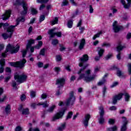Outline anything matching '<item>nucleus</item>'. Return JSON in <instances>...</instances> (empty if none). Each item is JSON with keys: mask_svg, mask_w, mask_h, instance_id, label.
I'll use <instances>...</instances> for the list:
<instances>
[{"mask_svg": "<svg viewBox=\"0 0 131 131\" xmlns=\"http://www.w3.org/2000/svg\"><path fill=\"white\" fill-rule=\"evenodd\" d=\"M101 34H102V32H100L98 33L97 34H95L93 36V39L94 40H95V39H96L97 38V37H100V35H101Z\"/></svg>", "mask_w": 131, "mask_h": 131, "instance_id": "36", "label": "nucleus"}, {"mask_svg": "<svg viewBox=\"0 0 131 131\" xmlns=\"http://www.w3.org/2000/svg\"><path fill=\"white\" fill-rule=\"evenodd\" d=\"M42 47V41H39L38 42V45L34 46V48L35 50H39Z\"/></svg>", "mask_w": 131, "mask_h": 131, "instance_id": "25", "label": "nucleus"}, {"mask_svg": "<svg viewBox=\"0 0 131 131\" xmlns=\"http://www.w3.org/2000/svg\"><path fill=\"white\" fill-rule=\"evenodd\" d=\"M31 10L32 14L33 15H36V14H37V10H36V9L34 8H31Z\"/></svg>", "mask_w": 131, "mask_h": 131, "instance_id": "44", "label": "nucleus"}, {"mask_svg": "<svg viewBox=\"0 0 131 131\" xmlns=\"http://www.w3.org/2000/svg\"><path fill=\"white\" fill-rule=\"evenodd\" d=\"M27 51H28V49H27V47H26V49L25 50H23L21 51L22 55H23V58H25V56H26V54H27Z\"/></svg>", "mask_w": 131, "mask_h": 131, "instance_id": "38", "label": "nucleus"}, {"mask_svg": "<svg viewBox=\"0 0 131 131\" xmlns=\"http://www.w3.org/2000/svg\"><path fill=\"white\" fill-rule=\"evenodd\" d=\"M122 118L123 119V124L126 125L128 123V121L125 117H122Z\"/></svg>", "mask_w": 131, "mask_h": 131, "instance_id": "41", "label": "nucleus"}, {"mask_svg": "<svg viewBox=\"0 0 131 131\" xmlns=\"http://www.w3.org/2000/svg\"><path fill=\"white\" fill-rule=\"evenodd\" d=\"M11 85L13 88L14 90H18V88L17 87V82L16 81H12Z\"/></svg>", "mask_w": 131, "mask_h": 131, "instance_id": "29", "label": "nucleus"}, {"mask_svg": "<svg viewBox=\"0 0 131 131\" xmlns=\"http://www.w3.org/2000/svg\"><path fill=\"white\" fill-rule=\"evenodd\" d=\"M102 47H111V44H110V43H107V42H104L102 45Z\"/></svg>", "mask_w": 131, "mask_h": 131, "instance_id": "42", "label": "nucleus"}, {"mask_svg": "<svg viewBox=\"0 0 131 131\" xmlns=\"http://www.w3.org/2000/svg\"><path fill=\"white\" fill-rule=\"evenodd\" d=\"M40 124L41 125H44L45 126H46L47 127H49V126L50 125V123H45L43 121L41 122Z\"/></svg>", "mask_w": 131, "mask_h": 131, "instance_id": "39", "label": "nucleus"}, {"mask_svg": "<svg viewBox=\"0 0 131 131\" xmlns=\"http://www.w3.org/2000/svg\"><path fill=\"white\" fill-rule=\"evenodd\" d=\"M15 131H21L22 130V128L21 127V126H17L15 129Z\"/></svg>", "mask_w": 131, "mask_h": 131, "instance_id": "61", "label": "nucleus"}, {"mask_svg": "<svg viewBox=\"0 0 131 131\" xmlns=\"http://www.w3.org/2000/svg\"><path fill=\"white\" fill-rule=\"evenodd\" d=\"M123 49H125V46H122L120 44H119L117 47V50L118 51V54L117 55V59L118 60H121V53L120 52V51H122Z\"/></svg>", "mask_w": 131, "mask_h": 131, "instance_id": "11", "label": "nucleus"}, {"mask_svg": "<svg viewBox=\"0 0 131 131\" xmlns=\"http://www.w3.org/2000/svg\"><path fill=\"white\" fill-rule=\"evenodd\" d=\"M45 19H46V17L45 16V15H41L39 18V22H42V21H43Z\"/></svg>", "mask_w": 131, "mask_h": 131, "instance_id": "54", "label": "nucleus"}, {"mask_svg": "<svg viewBox=\"0 0 131 131\" xmlns=\"http://www.w3.org/2000/svg\"><path fill=\"white\" fill-rule=\"evenodd\" d=\"M123 96H125V100L127 102H128L129 101V98H130V96H129V94L128 93L125 92L124 94H123Z\"/></svg>", "mask_w": 131, "mask_h": 131, "instance_id": "28", "label": "nucleus"}, {"mask_svg": "<svg viewBox=\"0 0 131 131\" xmlns=\"http://www.w3.org/2000/svg\"><path fill=\"white\" fill-rule=\"evenodd\" d=\"M115 123V120L113 119H110L108 120V123L110 124H113L114 123Z\"/></svg>", "mask_w": 131, "mask_h": 131, "instance_id": "53", "label": "nucleus"}, {"mask_svg": "<svg viewBox=\"0 0 131 131\" xmlns=\"http://www.w3.org/2000/svg\"><path fill=\"white\" fill-rule=\"evenodd\" d=\"M30 96L31 98H34V97H35V92L31 91L30 93Z\"/></svg>", "mask_w": 131, "mask_h": 131, "instance_id": "59", "label": "nucleus"}, {"mask_svg": "<svg viewBox=\"0 0 131 131\" xmlns=\"http://www.w3.org/2000/svg\"><path fill=\"white\" fill-rule=\"evenodd\" d=\"M65 113V109L62 110L61 111L57 113L53 118V121H55L56 119H60L63 117V115Z\"/></svg>", "mask_w": 131, "mask_h": 131, "instance_id": "9", "label": "nucleus"}, {"mask_svg": "<svg viewBox=\"0 0 131 131\" xmlns=\"http://www.w3.org/2000/svg\"><path fill=\"white\" fill-rule=\"evenodd\" d=\"M80 62L79 63V67L83 68L78 72L77 74L79 75V77L78 78V80H81V79H83L85 82H91V81H93L95 80V78H96L95 75H92L90 76L91 71L89 69L85 72V74H83L84 72V70H85L86 68L89 66V64L86 63L89 61V55L88 54H84L79 59Z\"/></svg>", "mask_w": 131, "mask_h": 131, "instance_id": "1", "label": "nucleus"}, {"mask_svg": "<svg viewBox=\"0 0 131 131\" xmlns=\"http://www.w3.org/2000/svg\"><path fill=\"white\" fill-rule=\"evenodd\" d=\"M54 31H55V29L50 30L49 31V34H50L51 38L55 37V35L57 36L58 37H61V36H62V33L61 32L54 33Z\"/></svg>", "mask_w": 131, "mask_h": 131, "instance_id": "10", "label": "nucleus"}, {"mask_svg": "<svg viewBox=\"0 0 131 131\" xmlns=\"http://www.w3.org/2000/svg\"><path fill=\"white\" fill-rule=\"evenodd\" d=\"M125 130H126V125L123 124L121 128V131H125Z\"/></svg>", "mask_w": 131, "mask_h": 131, "instance_id": "52", "label": "nucleus"}, {"mask_svg": "<svg viewBox=\"0 0 131 131\" xmlns=\"http://www.w3.org/2000/svg\"><path fill=\"white\" fill-rule=\"evenodd\" d=\"M7 99V96L6 95H4L3 96V98H0V103H3V102H5V100Z\"/></svg>", "mask_w": 131, "mask_h": 131, "instance_id": "46", "label": "nucleus"}, {"mask_svg": "<svg viewBox=\"0 0 131 131\" xmlns=\"http://www.w3.org/2000/svg\"><path fill=\"white\" fill-rule=\"evenodd\" d=\"M100 71V67L96 66L94 68V72L97 73V72H99Z\"/></svg>", "mask_w": 131, "mask_h": 131, "instance_id": "49", "label": "nucleus"}, {"mask_svg": "<svg viewBox=\"0 0 131 131\" xmlns=\"http://www.w3.org/2000/svg\"><path fill=\"white\" fill-rule=\"evenodd\" d=\"M19 49L20 46L19 45L14 47V45H11L9 43L8 45L5 52L2 53V56L3 57V58H6V57L8 56V52H10V54H16L19 52Z\"/></svg>", "mask_w": 131, "mask_h": 131, "instance_id": "3", "label": "nucleus"}, {"mask_svg": "<svg viewBox=\"0 0 131 131\" xmlns=\"http://www.w3.org/2000/svg\"><path fill=\"white\" fill-rule=\"evenodd\" d=\"M11 16V10H7L2 15V19L3 20H7L9 19V17Z\"/></svg>", "mask_w": 131, "mask_h": 131, "instance_id": "18", "label": "nucleus"}, {"mask_svg": "<svg viewBox=\"0 0 131 131\" xmlns=\"http://www.w3.org/2000/svg\"><path fill=\"white\" fill-rule=\"evenodd\" d=\"M54 70L56 72H57V73H59V72L61 71V69L59 67H55L54 68Z\"/></svg>", "mask_w": 131, "mask_h": 131, "instance_id": "57", "label": "nucleus"}, {"mask_svg": "<svg viewBox=\"0 0 131 131\" xmlns=\"http://www.w3.org/2000/svg\"><path fill=\"white\" fill-rule=\"evenodd\" d=\"M46 52V49L43 48L41 50L39 55H41L42 56H45V53Z\"/></svg>", "mask_w": 131, "mask_h": 131, "instance_id": "47", "label": "nucleus"}, {"mask_svg": "<svg viewBox=\"0 0 131 131\" xmlns=\"http://www.w3.org/2000/svg\"><path fill=\"white\" fill-rule=\"evenodd\" d=\"M72 25H73V21L71 20H69L68 22V27H69V28H71Z\"/></svg>", "mask_w": 131, "mask_h": 131, "instance_id": "37", "label": "nucleus"}, {"mask_svg": "<svg viewBox=\"0 0 131 131\" xmlns=\"http://www.w3.org/2000/svg\"><path fill=\"white\" fill-rule=\"evenodd\" d=\"M116 85H118V82H115L113 83V84L111 86V88H114L116 86Z\"/></svg>", "mask_w": 131, "mask_h": 131, "instance_id": "62", "label": "nucleus"}, {"mask_svg": "<svg viewBox=\"0 0 131 131\" xmlns=\"http://www.w3.org/2000/svg\"><path fill=\"white\" fill-rule=\"evenodd\" d=\"M14 79H17L18 82H19V83H22L24 82V81H26L27 79V75L24 74L21 75L16 74L14 75Z\"/></svg>", "mask_w": 131, "mask_h": 131, "instance_id": "7", "label": "nucleus"}, {"mask_svg": "<svg viewBox=\"0 0 131 131\" xmlns=\"http://www.w3.org/2000/svg\"><path fill=\"white\" fill-rule=\"evenodd\" d=\"M66 127V122H64L61 124L60 126L58 127L57 130L59 131L64 130Z\"/></svg>", "mask_w": 131, "mask_h": 131, "instance_id": "24", "label": "nucleus"}, {"mask_svg": "<svg viewBox=\"0 0 131 131\" xmlns=\"http://www.w3.org/2000/svg\"><path fill=\"white\" fill-rule=\"evenodd\" d=\"M25 21V17H20L17 19V23L15 26H10L8 27L7 29V32L10 33H4L2 34V36L4 39H8V38H11L12 37V35H13V33H14V29H15V27L19 25V22H24Z\"/></svg>", "mask_w": 131, "mask_h": 131, "instance_id": "2", "label": "nucleus"}, {"mask_svg": "<svg viewBox=\"0 0 131 131\" xmlns=\"http://www.w3.org/2000/svg\"><path fill=\"white\" fill-rule=\"evenodd\" d=\"M56 84H58L59 85H60V86H63V85L65 84V79L60 78L56 79Z\"/></svg>", "mask_w": 131, "mask_h": 131, "instance_id": "19", "label": "nucleus"}, {"mask_svg": "<svg viewBox=\"0 0 131 131\" xmlns=\"http://www.w3.org/2000/svg\"><path fill=\"white\" fill-rule=\"evenodd\" d=\"M56 108V105H52L51 107H50L48 110V112H49L50 113H52L54 110V109Z\"/></svg>", "mask_w": 131, "mask_h": 131, "instance_id": "32", "label": "nucleus"}, {"mask_svg": "<svg viewBox=\"0 0 131 131\" xmlns=\"http://www.w3.org/2000/svg\"><path fill=\"white\" fill-rule=\"evenodd\" d=\"M3 27H4V29H8L9 28V24L8 23H5V24H4L3 23Z\"/></svg>", "mask_w": 131, "mask_h": 131, "instance_id": "56", "label": "nucleus"}, {"mask_svg": "<svg viewBox=\"0 0 131 131\" xmlns=\"http://www.w3.org/2000/svg\"><path fill=\"white\" fill-rule=\"evenodd\" d=\"M84 27H80L79 30H80V33H83V31H84Z\"/></svg>", "mask_w": 131, "mask_h": 131, "instance_id": "60", "label": "nucleus"}, {"mask_svg": "<svg viewBox=\"0 0 131 131\" xmlns=\"http://www.w3.org/2000/svg\"><path fill=\"white\" fill-rule=\"evenodd\" d=\"M117 75L119 76V77H122V76H123V74L122 72H121V71H120L119 69L117 70Z\"/></svg>", "mask_w": 131, "mask_h": 131, "instance_id": "30", "label": "nucleus"}, {"mask_svg": "<svg viewBox=\"0 0 131 131\" xmlns=\"http://www.w3.org/2000/svg\"><path fill=\"white\" fill-rule=\"evenodd\" d=\"M127 67H128V74L129 75H131V63H128Z\"/></svg>", "mask_w": 131, "mask_h": 131, "instance_id": "40", "label": "nucleus"}, {"mask_svg": "<svg viewBox=\"0 0 131 131\" xmlns=\"http://www.w3.org/2000/svg\"><path fill=\"white\" fill-rule=\"evenodd\" d=\"M122 96H123V94L120 93L116 96H115L113 98V103L115 105L117 103V101H119V100H121L122 99Z\"/></svg>", "mask_w": 131, "mask_h": 131, "instance_id": "14", "label": "nucleus"}, {"mask_svg": "<svg viewBox=\"0 0 131 131\" xmlns=\"http://www.w3.org/2000/svg\"><path fill=\"white\" fill-rule=\"evenodd\" d=\"M18 110L21 112L24 115H28L29 114V109L28 108H23V105H20L18 107Z\"/></svg>", "mask_w": 131, "mask_h": 131, "instance_id": "16", "label": "nucleus"}, {"mask_svg": "<svg viewBox=\"0 0 131 131\" xmlns=\"http://www.w3.org/2000/svg\"><path fill=\"white\" fill-rule=\"evenodd\" d=\"M67 5H68V1L67 0H63L61 4V7H63V6H67Z\"/></svg>", "mask_w": 131, "mask_h": 131, "instance_id": "50", "label": "nucleus"}, {"mask_svg": "<svg viewBox=\"0 0 131 131\" xmlns=\"http://www.w3.org/2000/svg\"><path fill=\"white\" fill-rule=\"evenodd\" d=\"M112 54H109L107 55H106L105 57V60H109L110 58H112Z\"/></svg>", "mask_w": 131, "mask_h": 131, "instance_id": "55", "label": "nucleus"}, {"mask_svg": "<svg viewBox=\"0 0 131 131\" xmlns=\"http://www.w3.org/2000/svg\"><path fill=\"white\" fill-rule=\"evenodd\" d=\"M91 119V115L90 114H86L84 116V119L83 120V124L85 126V127H87V126H89V121H90V119Z\"/></svg>", "mask_w": 131, "mask_h": 131, "instance_id": "15", "label": "nucleus"}, {"mask_svg": "<svg viewBox=\"0 0 131 131\" xmlns=\"http://www.w3.org/2000/svg\"><path fill=\"white\" fill-rule=\"evenodd\" d=\"M98 109L99 110V114L100 118H99V122L100 124H103L105 122V119H104V115H105V110H104V106L101 105L99 106Z\"/></svg>", "mask_w": 131, "mask_h": 131, "instance_id": "5", "label": "nucleus"}, {"mask_svg": "<svg viewBox=\"0 0 131 131\" xmlns=\"http://www.w3.org/2000/svg\"><path fill=\"white\" fill-rule=\"evenodd\" d=\"M72 115H73V112H69L68 116H67V118L66 119V120H68V119H71V117H72Z\"/></svg>", "mask_w": 131, "mask_h": 131, "instance_id": "31", "label": "nucleus"}, {"mask_svg": "<svg viewBox=\"0 0 131 131\" xmlns=\"http://www.w3.org/2000/svg\"><path fill=\"white\" fill-rule=\"evenodd\" d=\"M58 17H55L54 20L51 21L52 25H55V24H58Z\"/></svg>", "mask_w": 131, "mask_h": 131, "instance_id": "33", "label": "nucleus"}, {"mask_svg": "<svg viewBox=\"0 0 131 131\" xmlns=\"http://www.w3.org/2000/svg\"><path fill=\"white\" fill-rule=\"evenodd\" d=\"M34 42H35V40L34 39H30V40H28V43L27 45V49L28 50V49H29V48H30L31 46H32V45L34 43Z\"/></svg>", "mask_w": 131, "mask_h": 131, "instance_id": "21", "label": "nucleus"}, {"mask_svg": "<svg viewBox=\"0 0 131 131\" xmlns=\"http://www.w3.org/2000/svg\"><path fill=\"white\" fill-rule=\"evenodd\" d=\"M106 76L107 75H104V77L102 78V80L98 83V85H103V84L106 82V79H105V77H106Z\"/></svg>", "mask_w": 131, "mask_h": 131, "instance_id": "26", "label": "nucleus"}, {"mask_svg": "<svg viewBox=\"0 0 131 131\" xmlns=\"http://www.w3.org/2000/svg\"><path fill=\"white\" fill-rule=\"evenodd\" d=\"M16 5L22 6L24 11L21 12V15H26L28 11V5L24 0H16Z\"/></svg>", "mask_w": 131, "mask_h": 131, "instance_id": "4", "label": "nucleus"}, {"mask_svg": "<svg viewBox=\"0 0 131 131\" xmlns=\"http://www.w3.org/2000/svg\"><path fill=\"white\" fill-rule=\"evenodd\" d=\"M127 39H130L131 38V33H128L126 35Z\"/></svg>", "mask_w": 131, "mask_h": 131, "instance_id": "63", "label": "nucleus"}, {"mask_svg": "<svg viewBox=\"0 0 131 131\" xmlns=\"http://www.w3.org/2000/svg\"><path fill=\"white\" fill-rule=\"evenodd\" d=\"M37 105H42L44 108H47V107H49V104L48 103V101H45L44 102H40L38 103Z\"/></svg>", "mask_w": 131, "mask_h": 131, "instance_id": "27", "label": "nucleus"}, {"mask_svg": "<svg viewBox=\"0 0 131 131\" xmlns=\"http://www.w3.org/2000/svg\"><path fill=\"white\" fill-rule=\"evenodd\" d=\"M98 52V55L99 56H96L95 57V61H99L100 60L101 57L103 56V54H104V52H105V50L101 48L100 47L97 48Z\"/></svg>", "mask_w": 131, "mask_h": 131, "instance_id": "13", "label": "nucleus"}, {"mask_svg": "<svg viewBox=\"0 0 131 131\" xmlns=\"http://www.w3.org/2000/svg\"><path fill=\"white\" fill-rule=\"evenodd\" d=\"M74 102H75V96H74V92L72 91L70 93V97L66 100V105L67 106L72 105L74 104Z\"/></svg>", "mask_w": 131, "mask_h": 131, "instance_id": "6", "label": "nucleus"}, {"mask_svg": "<svg viewBox=\"0 0 131 131\" xmlns=\"http://www.w3.org/2000/svg\"><path fill=\"white\" fill-rule=\"evenodd\" d=\"M106 91L107 88H106V86H104L102 89L103 97H105V94H106Z\"/></svg>", "mask_w": 131, "mask_h": 131, "instance_id": "51", "label": "nucleus"}, {"mask_svg": "<svg viewBox=\"0 0 131 131\" xmlns=\"http://www.w3.org/2000/svg\"><path fill=\"white\" fill-rule=\"evenodd\" d=\"M127 2V4L125 3V0H121V3L124 6L125 9H129V7H130L131 5V0H126Z\"/></svg>", "mask_w": 131, "mask_h": 131, "instance_id": "17", "label": "nucleus"}, {"mask_svg": "<svg viewBox=\"0 0 131 131\" xmlns=\"http://www.w3.org/2000/svg\"><path fill=\"white\" fill-rule=\"evenodd\" d=\"M116 109H117V108L115 106H112L110 107V110H111V111L113 110H116Z\"/></svg>", "mask_w": 131, "mask_h": 131, "instance_id": "64", "label": "nucleus"}, {"mask_svg": "<svg viewBox=\"0 0 131 131\" xmlns=\"http://www.w3.org/2000/svg\"><path fill=\"white\" fill-rule=\"evenodd\" d=\"M25 63H26V59H23V60L20 61H17L16 62H10L11 66L13 67H18V68H23L25 66Z\"/></svg>", "mask_w": 131, "mask_h": 131, "instance_id": "8", "label": "nucleus"}, {"mask_svg": "<svg viewBox=\"0 0 131 131\" xmlns=\"http://www.w3.org/2000/svg\"><path fill=\"white\" fill-rule=\"evenodd\" d=\"M107 130L108 131H116L117 130V127L116 126H114L113 127L111 128H107Z\"/></svg>", "mask_w": 131, "mask_h": 131, "instance_id": "35", "label": "nucleus"}, {"mask_svg": "<svg viewBox=\"0 0 131 131\" xmlns=\"http://www.w3.org/2000/svg\"><path fill=\"white\" fill-rule=\"evenodd\" d=\"M5 63L6 61H5L4 59H2L1 60H0V65L1 66V67H0V73H4V71L5 70L4 66H5Z\"/></svg>", "mask_w": 131, "mask_h": 131, "instance_id": "20", "label": "nucleus"}, {"mask_svg": "<svg viewBox=\"0 0 131 131\" xmlns=\"http://www.w3.org/2000/svg\"><path fill=\"white\" fill-rule=\"evenodd\" d=\"M113 30L114 32L116 33L119 32V31L121 30V29H123V27H122V26H118L117 25V21H115L113 23Z\"/></svg>", "mask_w": 131, "mask_h": 131, "instance_id": "12", "label": "nucleus"}, {"mask_svg": "<svg viewBox=\"0 0 131 131\" xmlns=\"http://www.w3.org/2000/svg\"><path fill=\"white\" fill-rule=\"evenodd\" d=\"M59 41L58 39H55L52 40V43L53 45V46H56V45H57Z\"/></svg>", "mask_w": 131, "mask_h": 131, "instance_id": "45", "label": "nucleus"}, {"mask_svg": "<svg viewBox=\"0 0 131 131\" xmlns=\"http://www.w3.org/2000/svg\"><path fill=\"white\" fill-rule=\"evenodd\" d=\"M5 111L7 115L11 114V105H10V104H8L6 105Z\"/></svg>", "mask_w": 131, "mask_h": 131, "instance_id": "23", "label": "nucleus"}, {"mask_svg": "<svg viewBox=\"0 0 131 131\" xmlns=\"http://www.w3.org/2000/svg\"><path fill=\"white\" fill-rule=\"evenodd\" d=\"M84 45H85V39L83 38L80 40V45L79 46V50H82L84 48Z\"/></svg>", "mask_w": 131, "mask_h": 131, "instance_id": "22", "label": "nucleus"}, {"mask_svg": "<svg viewBox=\"0 0 131 131\" xmlns=\"http://www.w3.org/2000/svg\"><path fill=\"white\" fill-rule=\"evenodd\" d=\"M11 75H9L8 76L5 77L4 79L5 82H8V81H9V80L11 79Z\"/></svg>", "mask_w": 131, "mask_h": 131, "instance_id": "43", "label": "nucleus"}, {"mask_svg": "<svg viewBox=\"0 0 131 131\" xmlns=\"http://www.w3.org/2000/svg\"><path fill=\"white\" fill-rule=\"evenodd\" d=\"M60 52H62V51H65V50H66V48H65L64 46L62 45H60Z\"/></svg>", "mask_w": 131, "mask_h": 131, "instance_id": "58", "label": "nucleus"}, {"mask_svg": "<svg viewBox=\"0 0 131 131\" xmlns=\"http://www.w3.org/2000/svg\"><path fill=\"white\" fill-rule=\"evenodd\" d=\"M20 100L22 101H25V100H26V95H25V94H23L21 95Z\"/></svg>", "mask_w": 131, "mask_h": 131, "instance_id": "48", "label": "nucleus"}, {"mask_svg": "<svg viewBox=\"0 0 131 131\" xmlns=\"http://www.w3.org/2000/svg\"><path fill=\"white\" fill-rule=\"evenodd\" d=\"M49 2V0H37L38 4H47Z\"/></svg>", "mask_w": 131, "mask_h": 131, "instance_id": "34", "label": "nucleus"}]
</instances>
